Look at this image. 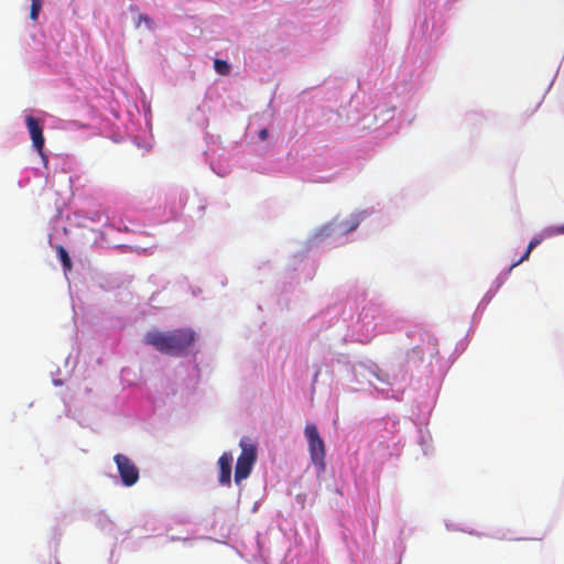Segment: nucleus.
Segmentation results:
<instances>
[{"label": "nucleus", "instance_id": "1", "mask_svg": "<svg viewBox=\"0 0 564 564\" xmlns=\"http://www.w3.org/2000/svg\"><path fill=\"white\" fill-rule=\"evenodd\" d=\"M143 341L161 354L182 357L187 355L193 347L195 332L191 328H176L167 332L150 330L145 334Z\"/></svg>", "mask_w": 564, "mask_h": 564}, {"label": "nucleus", "instance_id": "2", "mask_svg": "<svg viewBox=\"0 0 564 564\" xmlns=\"http://www.w3.org/2000/svg\"><path fill=\"white\" fill-rule=\"evenodd\" d=\"M239 445L241 453L235 468V481L237 485L249 477L257 460V446L253 443L241 438Z\"/></svg>", "mask_w": 564, "mask_h": 564}, {"label": "nucleus", "instance_id": "3", "mask_svg": "<svg viewBox=\"0 0 564 564\" xmlns=\"http://www.w3.org/2000/svg\"><path fill=\"white\" fill-rule=\"evenodd\" d=\"M305 436L308 442L310 456L314 465L325 468V444L314 424L305 426Z\"/></svg>", "mask_w": 564, "mask_h": 564}, {"label": "nucleus", "instance_id": "4", "mask_svg": "<svg viewBox=\"0 0 564 564\" xmlns=\"http://www.w3.org/2000/svg\"><path fill=\"white\" fill-rule=\"evenodd\" d=\"M113 460L124 486L131 487L139 480V469L135 464L123 454H116Z\"/></svg>", "mask_w": 564, "mask_h": 564}, {"label": "nucleus", "instance_id": "5", "mask_svg": "<svg viewBox=\"0 0 564 564\" xmlns=\"http://www.w3.org/2000/svg\"><path fill=\"white\" fill-rule=\"evenodd\" d=\"M25 123H26L33 147L35 148L39 155L42 158V160L46 164L47 156L44 154V151H43L44 143H45V139L43 135V128L41 127L39 120L32 116L26 117Z\"/></svg>", "mask_w": 564, "mask_h": 564}, {"label": "nucleus", "instance_id": "6", "mask_svg": "<svg viewBox=\"0 0 564 564\" xmlns=\"http://www.w3.org/2000/svg\"><path fill=\"white\" fill-rule=\"evenodd\" d=\"M231 453H224L218 459L219 466V482L224 486H230L231 484V465H232Z\"/></svg>", "mask_w": 564, "mask_h": 564}, {"label": "nucleus", "instance_id": "7", "mask_svg": "<svg viewBox=\"0 0 564 564\" xmlns=\"http://www.w3.org/2000/svg\"><path fill=\"white\" fill-rule=\"evenodd\" d=\"M57 256L59 258V260L62 261L63 263V268L65 271H70L72 269V260L68 256V252L66 251V249L62 246H58L57 247Z\"/></svg>", "mask_w": 564, "mask_h": 564}, {"label": "nucleus", "instance_id": "8", "mask_svg": "<svg viewBox=\"0 0 564 564\" xmlns=\"http://www.w3.org/2000/svg\"><path fill=\"white\" fill-rule=\"evenodd\" d=\"M214 68L219 75H228L230 73V65L224 61L216 58L214 61Z\"/></svg>", "mask_w": 564, "mask_h": 564}, {"label": "nucleus", "instance_id": "9", "mask_svg": "<svg viewBox=\"0 0 564 564\" xmlns=\"http://www.w3.org/2000/svg\"><path fill=\"white\" fill-rule=\"evenodd\" d=\"M43 0H31L30 18L35 21L42 8Z\"/></svg>", "mask_w": 564, "mask_h": 564}, {"label": "nucleus", "instance_id": "10", "mask_svg": "<svg viewBox=\"0 0 564 564\" xmlns=\"http://www.w3.org/2000/svg\"><path fill=\"white\" fill-rule=\"evenodd\" d=\"M141 22H144L148 25V28H151L152 23H153L152 19L149 18L148 15H140L139 23H141Z\"/></svg>", "mask_w": 564, "mask_h": 564}, {"label": "nucleus", "instance_id": "11", "mask_svg": "<svg viewBox=\"0 0 564 564\" xmlns=\"http://www.w3.org/2000/svg\"><path fill=\"white\" fill-rule=\"evenodd\" d=\"M530 253H531V251H529V249H527L525 252L523 253V256L516 263L512 264V268L518 265L522 261L529 259Z\"/></svg>", "mask_w": 564, "mask_h": 564}, {"label": "nucleus", "instance_id": "12", "mask_svg": "<svg viewBox=\"0 0 564 564\" xmlns=\"http://www.w3.org/2000/svg\"><path fill=\"white\" fill-rule=\"evenodd\" d=\"M539 243H540V240H539V239H536V238H534V239H532V240L529 242V245H528V248H527V249H529V251H532V250H533V249H534Z\"/></svg>", "mask_w": 564, "mask_h": 564}, {"label": "nucleus", "instance_id": "13", "mask_svg": "<svg viewBox=\"0 0 564 564\" xmlns=\"http://www.w3.org/2000/svg\"><path fill=\"white\" fill-rule=\"evenodd\" d=\"M269 135V131L267 129H261L259 131V138L260 140L264 141Z\"/></svg>", "mask_w": 564, "mask_h": 564}, {"label": "nucleus", "instance_id": "14", "mask_svg": "<svg viewBox=\"0 0 564 564\" xmlns=\"http://www.w3.org/2000/svg\"><path fill=\"white\" fill-rule=\"evenodd\" d=\"M358 224H359V221H358V220H356L354 224H351V225L348 227V229H347V230H348V231H351V230L356 229V228H357V226H358Z\"/></svg>", "mask_w": 564, "mask_h": 564}]
</instances>
